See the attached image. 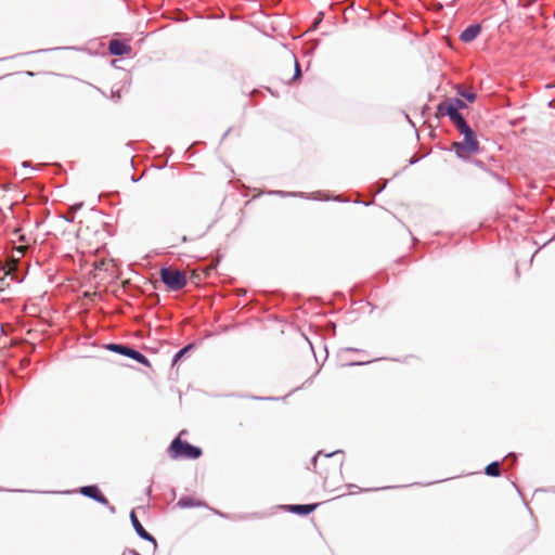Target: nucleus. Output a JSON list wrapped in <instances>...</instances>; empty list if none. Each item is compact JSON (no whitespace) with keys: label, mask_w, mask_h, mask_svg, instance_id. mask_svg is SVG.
Listing matches in <instances>:
<instances>
[{"label":"nucleus","mask_w":555,"mask_h":555,"mask_svg":"<svg viewBox=\"0 0 555 555\" xmlns=\"http://www.w3.org/2000/svg\"><path fill=\"white\" fill-rule=\"evenodd\" d=\"M79 224L77 240L81 248L98 250L104 245V223L99 216L91 215Z\"/></svg>","instance_id":"f257e3e1"},{"label":"nucleus","mask_w":555,"mask_h":555,"mask_svg":"<svg viewBox=\"0 0 555 555\" xmlns=\"http://www.w3.org/2000/svg\"><path fill=\"white\" fill-rule=\"evenodd\" d=\"M343 453L341 452H333L330 454H322L319 452L313 457V468L314 470L327 477L330 473H340L343 465Z\"/></svg>","instance_id":"f03ea898"},{"label":"nucleus","mask_w":555,"mask_h":555,"mask_svg":"<svg viewBox=\"0 0 555 555\" xmlns=\"http://www.w3.org/2000/svg\"><path fill=\"white\" fill-rule=\"evenodd\" d=\"M459 130L463 134L464 139L462 142H454L452 145L453 150L459 157L468 158L478 152L479 143L474 131L468 125Z\"/></svg>","instance_id":"7ed1b4c3"},{"label":"nucleus","mask_w":555,"mask_h":555,"mask_svg":"<svg viewBox=\"0 0 555 555\" xmlns=\"http://www.w3.org/2000/svg\"><path fill=\"white\" fill-rule=\"evenodd\" d=\"M169 453L172 459H198L202 455V450L185 441H182L180 437H178L171 442L169 447Z\"/></svg>","instance_id":"20e7f679"},{"label":"nucleus","mask_w":555,"mask_h":555,"mask_svg":"<svg viewBox=\"0 0 555 555\" xmlns=\"http://www.w3.org/2000/svg\"><path fill=\"white\" fill-rule=\"evenodd\" d=\"M162 281L171 291L182 289L186 285V276L183 271L175 270L171 268H163L160 270Z\"/></svg>","instance_id":"39448f33"},{"label":"nucleus","mask_w":555,"mask_h":555,"mask_svg":"<svg viewBox=\"0 0 555 555\" xmlns=\"http://www.w3.org/2000/svg\"><path fill=\"white\" fill-rule=\"evenodd\" d=\"M107 349L111 351L117 352L119 354L132 358L145 366L151 365L149 359L144 354L140 353L139 351H137L128 346L119 345V344H109L107 346Z\"/></svg>","instance_id":"423d86ee"},{"label":"nucleus","mask_w":555,"mask_h":555,"mask_svg":"<svg viewBox=\"0 0 555 555\" xmlns=\"http://www.w3.org/2000/svg\"><path fill=\"white\" fill-rule=\"evenodd\" d=\"M438 113L440 115H448L457 129L467 126L463 116L456 111L455 107H453V105H451L447 101L438 105Z\"/></svg>","instance_id":"0eeeda50"},{"label":"nucleus","mask_w":555,"mask_h":555,"mask_svg":"<svg viewBox=\"0 0 555 555\" xmlns=\"http://www.w3.org/2000/svg\"><path fill=\"white\" fill-rule=\"evenodd\" d=\"M108 51L113 55H126L131 52V47L124 41L113 39L109 41Z\"/></svg>","instance_id":"6e6552de"},{"label":"nucleus","mask_w":555,"mask_h":555,"mask_svg":"<svg viewBox=\"0 0 555 555\" xmlns=\"http://www.w3.org/2000/svg\"><path fill=\"white\" fill-rule=\"evenodd\" d=\"M80 493L95 500L96 502H99L101 504H104V505L108 504L107 499L101 493V491L99 490V488L96 486L82 487L80 489Z\"/></svg>","instance_id":"1a4fd4ad"},{"label":"nucleus","mask_w":555,"mask_h":555,"mask_svg":"<svg viewBox=\"0 0 555 555\" xmlns=\"http://www.w3.org/2000/svg\"><path fill=\"white\" fill-rule=\"evenodd\" d=\"M130 519H131V524H132L135 532L139 534V537H141L142 539H144L146 541H153V542L155 541L154 538L143 528V526L139 521V519L133 511L130 513Z\"/></svg>","instance_id":"9d476101"},{"label":"nucleus","mask_w":555,"mask_h":555,"mask_svg":"<svg viewBox=\"0 0 555 555\" xmlns=\"http://www.w3.org/2000/svg\"><path fill=\"white\" fill-rule=\"evenodd\" d=\"M479 25H470L461 34L460 38L464 42H470L479 35Z\"/></svg>","instance_id":"9b49d317"},{"label":"nucleus","mask_w":555,"mask_h":555,"mask_svg":"<svg viewBox=\"0 0 555 555\" xmlns=\"http://www.w3.org/2000/svg\"><path fill=\"white\" fill-rule=\"evenodd\" d=\"M318 504H295V505H288L287 509L292 513L299 514V515H308L311 512H313L317 508Z\"/></svg>","instance_id":"f8f14e48"},{"label":"nucleus","mask_w":555,"mask_h":555,"mask_svg":"<svg viewBox=\"0 0 555 555\" xmlns=\"http://www.w3.org/2000/svg\"><path fill=\"white\" fill-rule=\"evenodd\" d=\"M286 63H287V66L291 68V67H294L295 69V74L293 77H291L287 81L291 82L293 81L294 79L298 78L300 76V68H299V64L297 62V59L294 56V55H288L287 60H286Z\"/></svg>","instance_id":"ddd939ff"},{"label":"nucleus","mask_w":555,"mask_h":555,"mask_svg":"<svg viewBox=\"0 0 555 555\" xmlns=\"http://www.w3.org/2000/svg\"><path fill=\"white\" fill-rule=\"evenodd\" d=\"M500 464L498 462H492L486 467V474L489 476H500Z\"/></svg>","instance_id":"4468645a"},{"label":"nucleus","mask_w":555,"mask_h":555,"mask_svg":"<svg viewBox=\"0 0 555 555\" xmlns=\"http://www.w3.org/2000/svg\"><path fill=\"white\" fill-rule=\"evenodd\" d=\"M447 102L450 103L451 105H453V107H455L457 112H459L460 108L466 107V104L462 100H460V99L450 100V101H447Z\"/></svg>","instance_id":"2eb2a0df"},{"label":"nucleus","mask_w":555,"mask_h":555,"mask_svg":"<svg viewBox=\"0 0 555 555\" xmlns=\"http://www.w3.org/2000/svg\"><path fill=\"white\" fill-rule=\"evenodd\" d=\"M191 349V346H185L180 351H178L173 358V363L178 362L183 356Z\"/></svg>","instance_id":"dca6fc26"},{"label":"nucleus","mask_w":555,"mask_h":555,"mask_svg":"<svg viewBox=\"0 0 555 555\" xmlns=\"http://www.w3.org/2000/svg\"><path fill=\"white\" fill-rule=\"evenodd\" d=\"M460 94L470 103H473L476 100V94L474 92L461 91Z\"/></svg>","instance_id":"f3484780"},{"label":"nucleus","mask_w":555,"mask_h":555,"mask_svg":"<svg viewBox=\"0 0 555 555\" xmlns=\"http://www.w3.org/2000/svg\"><path fill=\"white\" fill-rule=\"evenodd\" d=\"M80 206H82V204L75 205V206H72V207L69 208V212H68V215H69V216L67 217V220H69V221H73V220H74V212H75V210H76V209H78Z\"/></svg>","instance_id":"a211bd4d"},{"label":"nucleus","mask_w":555,"mask_h":555,"mask_svg":"<svg viewBox=\"0 0 555 555\" xmlns=\"http://www.w3.org/2000/svg\"><path fill=\"white\" fill-rule=\"evenodd\" d=\"M179 505L181 506H193L194 504L184 500L179 501Z\"/></svg>","instance_id":"6ab92c4d"},{"label":"nucleus","mask_w":555,"mask_h":555,"mask_svg":"<svg viewBox=\"0 0 555 555\" xmlns=\"http://www.w3.org/2000/svg\"><path fill=\"white\" fill-rule=\"evenodd\" d=\"M18 253H21L22 255L25 253V250L27 249L26 246H20L16 248Z\"/></svg>","instance_id":"aec40b11"},{"label":"nucleus","mask_w":555,"mask_h":555,"mask_svg":"<svg viewBox=\"0 0 555 555\" xmlns=\"http://www.w3.org/2000/svg\"><path fill=\"white\" fill-rule=\"evenodd\" d=\"M192 279L194 280H201L199 274L196 273V271L192 272Z\"/></svg>","instance_id":"412c9836"},{"label":"nucleus","mask_w":555,"mask_h":555,"mask_svg":"<svg viewBox=\"0 0 555 555\" xmlns=\"http://www.w3.org/2000/svg\"><path fill=\"white\" fill-rule=\"evenodd\" d=\"M13 271H14V266L10 267L5 274L11 275V274H13Z\"/></svg>","instance_id":"4be33fe9"},{"label":"nucleus","mask_w":555,"mask_h":555,"mask_svg":"<svg viewBox=\"0 0 555 555\" xmlns=\"http://www.w3.org/2000/svg\"><path fill=\"white\" fill-rule=\"evenodd\" d=\"M188 241H189V238H188V236H186V235H183V236H181V238H180V242H181V243H185V242H188Z\"/></svg>","instance_id":"5701e85b"},{"label":"nucleus","mask_w":555,"mask_h":555,"mask_svg":"<svg viewBox=\"0 0 555 555\" xmlns=\"http://www.w3.org/2000/svg\"><path fill=\"white\" fill-rule=\"evenodd\" d=\"M209 270H210V268L206 269V271H205L206 275L208 274Z\"/></svg>","instance_id":"b1692460"}]
</instances>
